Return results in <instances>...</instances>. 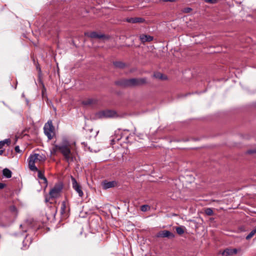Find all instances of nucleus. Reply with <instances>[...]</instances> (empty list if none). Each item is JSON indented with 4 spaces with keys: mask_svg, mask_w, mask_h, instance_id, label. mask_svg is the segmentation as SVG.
<instances>
[{
    "mask_svg": "<svg viewBox=\"0 0 256 256\" xmlns=\"http://www.w3.org/2000/svg\"><path fill=\"white\" fill-rule=\"evenodd\" d=\"M148 206L147 205H143L141 206V210L142 212H146L148 210Z\"/></svg>",
    "mask_w": 256,
    "mask_h": 256,
    "instance_id": "24",
    "label": "nucleus"
},
{
    "mask_svg": "<svg viewBox=\"0 0 256 256\" xmlns=\"http://www.w3.org/2000/svg\"><path fill=\"white\" fill-rule=\"evenodd\" d=\"M72 182L73 188L77 192L80 196L82 197L84 193L80 184L76 182L75 178L73 177H72Z\"/></svg>",
    "mask_w": 256,
    "mask_h": 256,
    "instance_id": "7",
    "label": "nucleus"
},
{
    "mask_svg": "<svg viewBox=\"0 0 256 256\" xmlns=\"http://www.w3.org/2000/svg\"><path fill=\"white\" fill-rule=\"evenodd\" d=\"M62 188V186L60 184H56L54 187L50 190V195L52 198H56L58 197Z\"/></svg>",
    "mask_w": 256,
    "mask_h": 256,
    "instance_id": "6",
    "label": "nucleus"
},
{
    "mask_svg": "<svg viewBox=\"0 0 256 256\" xmlns=\"http://www.w3.org/2000/svg\"><path fill=\"white\" fill-rule=\"evenodd\" d=\"M176 0H162V1L166 2H174Z\"/></svg>",
    "mask_w": 256,
    "mask_h": 256,
    "instance_id": "29",
    "label": "nucleus"
},
{
    "mask_svg": "<svg viewBox=\"0 0 256 256\" xmlns=\"http://www.w3.org/2000/svg\"><path fill=\"white\" fill-rule=\"evenodd\" d=\"M205 2L210 4H215L216 2V0H204Z\"/></svg>",
    "mask_w": 256,
    "mask_h": 256,
    "instance_id": "25",
    "label": "nucleus"
},
{
    "mask_svg": "<svg viewBox=\"0 0 256 256\" xmlns=\"http://www.w3.org/2000/svg\"><path fill=\"white\" fill-rule=\"evenodd\" d=\"M116 185V181L107 182L105 181L102 183V186L104 189H108L113 188Z\"/></svg>",
    "mask_w": 256,
    "mask_h": 256,
    "instance_id": "11",
    "label": "nucleus"
},
{
    "mask_svg": "<svg viewBox=\"0 0 256 256\" xmlns=\"http://www.w3.org/2000/svg\"><path fill=\"white\" fill-rule=\"evenodd\" d=\"M45 134L48 136V140H51L54 135V128L52 125L51 120H49L45 124L44 128Z\"/></svg>",
    "mask_w": 256,
    "mask_h": 256,
    "instance_id": "5",
    "label": "nucleus"
},
{
    "mask_svg": "<svg viewBox=\"0 0 256 256\" xmlns=\"http://www.w3.org/2000/svg\"><path fill=\"white\" fill-rule=\"evenodd\" d=\"M97 100L94 98H88L83 101L84 105H92L96 103Z\"/></svg>",
    "mask_w": 256,
    "mask_h": 256,
    "instance_id": "13",
    "label": "nucleus"
},
{
    "mask_svg": "<svg viewBox=\"0 0 256 256\" xmlns=\"http://www.w3.org/2000/svg\"><path fill=\"white\" fill-rule=\"evenodd\" d=\"M96 116L98 118H116L118 116L116 112L112 110H101L96 113Z\"/></svg>",
    "mask_w": 256,
    "mask_h": 256,
    "instance_id": "4",
    "label": "nucleus"
},
{
    "mask_svg": "<svg viewBox=\"0 0 256 256\" xmlns=\"http://www.w3.org/2000/svg\"><path fill=\"white\" fill-rule=\"evenodd\" d=\"M36 171L38 172V178L42 180L45 184H47L48 181H47L46 178V177L44 176V172L42 170H40L38 169V170H36Z\"/></svg>",
    "mask_w": 256,
    "mask_h": 256,
    "instance_id": "14",
    "label": "nucleus"
},
{
    "mask_svg": "<svg viewBox=\"0 0 256 256\" xmlns=\"http://www.w3.org/2000/svg\"><path fill=\"white\" fill-rule=\"evenodd\" d=\"M246 153L248 154H254V153H256V150H248L247 151Z\"/></svg>",
    "mask_w": 256,
    "mask_h": 256,
    "instance_id": "26",
    "label": "nucleus"
},
{
    "mask_svg": "<svg viewBox=\"0 0 256 256\" xmlns=\"http://www.w3.org/2000/svg\"><path fill=\"white\" fill-rule=\"evenodd\" d=\"M238 252V250L236 248H226L222 252L224 256H230L236 254Z\"/></svg>",
    "mask_w": 256,
    "mask_h": 256,
    "instance_id": "10",
    "label": "nucleus"
},
{
    "mask_svg": "<svg viewBox=\"0 0 256 256\" xmlns=\"http://www.w3.org/2000/svg\"><path fill=\"white\" fill-rule=\"evenodd\" d=\"M90 37L92 38H102L104 36L102 34H98L96 32H92L90 34Z\"/></svg>",
    "mask_w": 256,
    "mask_h": 256,
    "instance_id": "19",
    "label": "nucleus"
},
{
    "mask_svg": "<svg viewBox=\"0 0 256 256\" xmlns=\"http://www.w3.org/2000/svg\"><path fill=\"white\" fill-rule=\"evenodd\" d=\"M205 214L209 216H212L214 214L213 210L211 208H206L204 210Z\"/></svg>",
    "mask_w": 256,
    "mask_h": 256,
    "instance_id": "21",
    "label": "nucleus"
},
{
    "mask_svg": "<svg viewBox=\"0 0 256 256\" xmlns=\"http://www.w3.org/2000/svg\"><path fill=\"white\" fill-rule=\"evenodd\" d=\"M64 207H65L64 204H62V208L64 209Z\"/></svg>",
    "mask_w": 256,
    "mask_h": 256,
    "instance_id": "31",
    "label": "nucleus"
},
{
    "mask_svg": "<svg viewBox=\"0 0 256 256\" xmlns=\"http://www.w3.org/2000/svg\"><path fill=\"white\" fill-rule=\"evenodd\" d=\"M147 82L146 78H133L122 79L115 82V84L122 87H134L142 86Z\"/></svg>",
    "mask_w": 256,
    "mask_h": 256,
    "instance_id": "2",
    "label": "nucleus"
},
{
    "mask_svg": "<svg viewBox=\"0 0 256 256\" xmlns=\"http://www.w3.org/2000/svg\"><path fill=\"white\" fill-rule=\"evenodd\" d=\"M4 186H5V184H4L0 182V189L3 188L4 187Z\"/></svg>",
    "mask_w": 256,
    "mask_h": 256,
    "instance_id": "28",
    "label": "nucleus"
},
{
    "mask_svg": "<svg viewBox=\"0 0 256 256\" xmlns=\"http://www.w3.org/2000/svg\"><path fill=\"white\" fill-rule=\"evenodd\" d=\"M4 152V150H0V155L2 154Z\"/></svg>",
    "mask_w": 256,
    "mask_h": 256,
    "instance_id": "30",
    "label": "nucleus"
},
{
    "mask_svg": "<svg viewBox=\"0 0 256 256\" xmlns=\"http://www.w3.org/2000/svg\"><path fill=\"white\" fill-rule=\"evenodd\" d=\"M156 236L158 238H172L174 237V235L173 233L171 232L168 230H161L159 232Z\"/></svg>",
    "mask_w": 256,
    "mask_h": 256,
    "instance_id": "8",
    "label": "nucleus"
},
{
    "mask_svg": "<svg viewBox=\"0 0 256 256\" xmlns=\"http://www.w3.org/2000/svg\"><path fill=\"white\" fill-rule=\"evenodd\" d=\"M10 143V139H5L4 140L0 141V149L2 148L5 144L8 145Z\"/></svg>",
    "mask_w": 256,
    "mask_h": 256,
    "instance_id": "17",
    "label": "nucleus"
},
{
    "mask_svg": "<svg viewBox=\"0 0 256 256\" xmlns=\"http://www.w3.org/2000/svg\"><path fill=\"white\" fill-rule=\"evenodd\" d=\"M46 157L42 154H30L28 158V168L31 170H38V168L35 166V164H41L44 162Z\"/></svg>",
    "mask_w": 256,
    "mask_h": 256,
    "instance_id": "3",
    "label": "nucleus"
},
{
    "mask_svg": "<svg viewBox=\"0 0 256 256\" xmlns=\"http://www.w3.org/2000/svg\"><path fill=\"white\" fill-rule=\"evenodd\" d=\"M14 150H15V151L17 152V153H20V148L18 146H16L14 148Z\"/></svg>",
    "mask_w": 256,
    "mask_h": 256,
    "instance_id": "27",
    "label": "nucleus"
},
{
    "mask_svg": "<svg viewBox=\"0 0 256 256\" xmlns=\"http://www.w3.org/2000/svg\"><path fill=\"white\" fill-rule=\"evenodd\" d=\"M256 233V227L252 230L246 236V240H250L251 238Z\"/></svg>",
    "mask_w": 256,
    "mask_h": 256,
    "instance_id": "20",
    "label": "nucleus"
},
{
    "mask_svg": "<svg viewBox=\"0 0 256 256\" xmlns=\"http://www.w3.org/2000/svg\"><path fill=\"white\" fill-rule=\"evenodd\" d=\"M192 10V9L190 8H186L183 10L182 12L185 13H188L190 12Z\"/></svg>",
    "mask_w": 256,
    "mask_h": 256,
    "instance_id": "23",
    "label": "nucleus"
},
{
    "mask_svg": "<svg viewBox=\"0 0 256 256\" xmlns=\"http://www.w3.org/2000/svg\"><path fill=\"white\" fill-rule=\"evenodd\" d=\"M2 174L6 178H10L12 177V172L8 168H4L2 170Z\"/></svg>",
    "mask_w": 256,
    "mask_h": 256,
    "instance_id": "15",
    "label": "nucleus"
},
{
    "mask_svg": "<svg viewBox=\"0 0 256 256\" xmlns=\"http://www.w3.org/2000/svg\"><path fill=\"white\" fill-rule=\"evenodd\" d=\"M126 21L129 23H143L145 20L142 18H128L126 19Z\"/></svg>",
    "mask_w": 256,
    "mask_h": 256,
    "instance_id": "9",
    "label": "nucleus"
},
{
    "mask_svg": "<svg viewBox=\"0 0 256 256\" xmlns=\"http://www.w3.org/2000/svg\"><path fill=\"white\" fill-rule=\"evenodd\" d=\"M114 65L115 67L120 68H124L126 66V64L122 62H114Z\"/></svg>",
    "mask_w": 256,
    "mask_h": 256,
    "instance_id": "16",
    "label": "nucleus"
},
{
    "mask_svg": "<svg viewBox=\"0 0 256 256\" xmlns=\"http://www.w3.org/2000/svg\"><path fill=\"white\" fill-rule=\"evenodd\" d=\"M58 152L62 154L67 162H72L75 159L76 153L75 143L72 144L67 140H63L61 143L54 144L51 150V153L52 154H56Z\"/></svg>",
    "mask_w": 256,
    "mask_h": 256,
    "instance_id": "1",
    "label": "nucleus"
},
{
    "mask_svg": "<svg viewBox=\"0 0 256 256\" xmlns=\"http://www.w3.org/2000/svg\"><path fill=\"white\" fill-rule=\"evenodd\" d=\"M154 76L156 78L160 80H165L166 78L163 76L162 74L158 72L154 73Z\"/></svg>",
    "mask_w": 256,
    "mask_h": 256,
    "instance_id": "18",
    "label": "nucleus"
},
{
    "mask_svg": "<svg viewBox=\"0 0 256 256\" xmlns=\"http://www.w3.org/2000/svg\"><path fill=\"white\" fill-rule=\"evenodd\" d=\"M176 232L178 234H182L184 232V230L183 228L181 227H176Z\"/></svg>",
    "mask_w": 256,
    "mask_h": 256,
    "instance_id": "22",
    "label": "nucleus"
},
{
    "mask_svg": "<svg viewBox=\"0 0 256 256\" xmlns=\"http://www.w3.org/2000/svg\"><path fill=\"white\" fill-rule=\"evenodd\" d=\"M140 39L142 42H151L153 40V37L149 35L142 34L140 36Z\"/></svg>",
    "mask_w": 256,
    "mask_h": 256,
    "instance_id": "12",
    "label": "nucleus"
}]
</instances>
